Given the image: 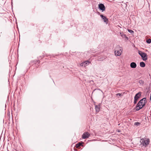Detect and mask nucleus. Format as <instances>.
<instances>
[{"instance_id": "1", "label": "nucleus", "mask_w": 151, "mask_h": 151, "mask_svg": "<svg viewBox=\"0 0 151 151\" xmlns=\"http://www.w3.org/2000/svg\"><path fill=\"white\" fill-rule=\"evenodd\" d=\"M122 52V48L119 45H117L115 49V55L119 56L121 55Z\"/></svg>"}, {"instance_id": "2", "label": "nucleus", "mask_w": 151, "mask_h": 151, "mask_svg": "<svg viewBox=\"0 0 151 151\" xmlns=\"http://www.w3.org/2000/svg\"><path fill=\"white\" fill-rule=\"evenodd\" d=\"M138 54L141 56L142 59L144 61H146L147 59V54L141 51H138Z\"/></svg>"}, {"instance_id": "3", "label": "nucleus", "mask_w": 151, "mask_h": 151, "mask_svg": "<svg viewBox=\"0 0 151 151\" xmlns=\"http://www.w3.org/2000/svg\"><path fill=\"white\" fill-rule=\"evenodd\" d=\"M140 142L142 145L145 147L149 144V139H147L146 140H145L143 139L142 138L141 139Z\"/></svg>"}, {"instance_id": "4", "label": "nucleus", "mask_w": 151, "mask_h": 151, "mask_svg": "<svg viewBox=\"0 0 151 151\" xmlns=\"http://www.w3.org/2000/svg\"><path fill=\"white\" fill-rule=\"evenodd\" d=\"M90 63L89 60H87L82 62L80 64V65L81 66L85 67L88 65Z\"/></svg>"}, {"instance_id": "5", "label": "nucleus", "mask_w": 151, "mask_h": 151, "mask_svg": "<svg viewBox=\"0 0 151 151\" xmlns=\"http://www.w3.org/2000/svg\"><path fill=\"white\" fill-rule=\"evenodd\" d=\"M146 98H144L143 99H141L138 103V105L141 104V106H144L145 104L146 101Z\"/></svg>"}, {"instance_id": "6", "label": "nucleus", "mask_w": 151, "mask_h": 151, "mask_svg": "<svg viewBox=\"0 0 151 151\" xmlns=\"http://www.w3.org/2000/svg\"><path fill=\"white\" fill-rule=\"evenodd\" d=\"M90 136V134L88 132H85L84 133L82 136V138L83 139H85L88 138Z\"/></svg>"}, {"instance_id": "7", "label": "nucleus", "mask_w": 151, "mask_h": 151, "mask_svg": "<svg viewBox=\"0 0 151 151\" xmlns=\"http://www.w3.org/2000/svg\"><path fill=\"white\" fill-rule=\"evenodd\" d=\"M99 8L100 10L102 11V12H103L105 10V8L104 5L103 4H99Z\"/></svg>"}, {"instance_id": "8", "label": "nucleus", "mask_w": 151, "mask_h": 151, "mask_svg": "<svg viewBox=\"0 0 151 151\" xmlns=\"http://www.w3.org/2000/svg\"><path fill=\"white\" fill-rule=\"evenodd\" d=\"M100 17L104 21L106 24H107L108 21V19L106 18L105 16L103 15L102 14L100 15Z\"/></svg>"}, {"instance_id": "9", "label": "nucleus", "mask_w": 151, "mask_h": 151, "mask_svg": "<svg viewBox=\"0 0 151 151\" xmlns=\"http://www.w3.org/2000/svg\"><path fill=\"white\" fill-rule=\"evenodd\" d=\"M141 92H139L137 93L135 96L134 97V99L138 100V99L141 96Z\"/></svg>"}, {"instance_id": "10", "label": "nucleus", "mask_w": 151, "mask_h": 151, "mask_svg": "<svg viewBox=\"0 0 151 151\" xmlns=\"http://www.w3.org/2000/svg\"><path fill=\"white\" fill-rule=\"evenodd\" d=\"M130 66L131 68H134L136 67L137 64L134 62H132L130 63Z\"/></svg>"}, {"instance_id": "11", "label": "nucleus", "mask_w": 151, "mask_h": 151, "mask_svg": "<svg viewBox=\"0 0 151 151\" xmlns=\"http://www.w3.org/2000/svg\"><path fill=\"white\" fill-rule=\"evenodd\" d=\"M139 104L138 105V103L137 104V106L136 107V109L137 111H138L142 109L143 106H142L139 105Z\"/></svg>"}, {"instance_id": "12", "label": "nucleus", "mask_w": 151, "mask_h": 151, "mask_svg": "<svg viewBox=\"0 0 151 151\" xmlns=\"http://www.w3.org/2000/svg\"><path fill=\"white\" fill-rule=\"evenodd\" d=\"M100 106L99 105L97 106V105H95V109L96 110V112L98 113L100 111Z\"/></svg>"}, {"instance_id": "13", "label": "nucleus", "mask_w": 151, "mask_h": 151, "mask_svg": "<svg viewBox=\"0 0 151 151\" xmlns=\"http://www.w3.org/2000/svg\"><path fill=\"white\" fill-rule=\"evenodd\" d=\"M120 34L121 35V36L123 37V38H125L127 39H128V37H127L126 35L122 33V32H120Z\"/></svg>"}, {"instance_id": "14", "label": "nucleus", "mask_w": 151, "mask_h": 151, "mask_svg": "<svg viewBox=\"0 0 151 151\" xmlns=\"http://www.w3.org/2000/svg\"><path fill=\"white\" fill-rule=\"evenodd\" d=\"M140 66L142 67H144L145 66V64L144 62H141L140 63Z\"/></svg>"}, {"instance_id": "15", "label": "nucleus", "mask_w": 151, "mask_h": 151, "mask_svg": "<svg viewBox=\"0 0 151 151\" xmlns=\"http://www.w3.org/2000/svg\"><path fill=\"white\" fill-rule=\"evenodd\" d=\"M123 95V94L122 93H118L116 94V96L117 98H119L120 97H121Z\"/></svg>"}, {"instance_id": "16", "label": "nucleus", "mask_w": 151, "mask_h": 151, "mask_svg": "<svg viewBox=\"0 0 151 151\" xmlns=\"http://www.w3.org/2000/svg\"><path fill=\"white\" fill-rule=\"evenodd\" d=\"M139 83L142 85H143L144 83V81L142 80H139Z\"/></svg>"}, {"instance_id": "17", "label": "nucleus", "mask_w": 151, "mask_h": 151, "mask_svg": "<svg viewBox=\"0 0 151 151\" xmlns=\"http://www.w3.org/2000/svg\"><path fill=\"white\" fill-rule=\"evenodd\" d=\"M140 124V123L139 122H136L134 123V125L136 126H138Z\"/></svg>"}, {"instance_id": "18", "label": "nucleus", "mask_w": 151, "mask_h": 151, "mask_svg": "<svg viewBox=\"0 0 151 151\" xmlns=\"http://www.w3.org/2000/svg\"><path fill=\"white\" fill-rule=\"evenodd\" d=\"M81 145H82V144L81 143H79L78 144H77L76 145V148H78V147H79V146H80Z\"/></svg>"}, {"instance_id": "19", "label": "nucleus", "mask_w": 151, "mask_h": 151, "mask_svg": "<svg viewBox=\"0 0 151 151\" xmlns=\"http://www.w3.org/2000/svg\"><path fill=\"white\" fill-rule=\"evenodd\" d=\"M128 31L129 32L131 33V34H133L134 33V32L132 30H131V29H128Z\"/></svg>"}, {"instance_id": "20", "label": "nucleus", "mask_w": 151, "mask_h": 151, "mask_svg": "<svg viewBox=\"0 0 151 151\" xmlns=\"http://www.w3.org/2000/svg\"><path fill=\"white\" fill-rule=\"evenodd\" d=\"M146 42L148 44H150L151 42V40L150 39H147L146 40Z\"/></svg>"}, {"instance_id": "21", "label": "nucleus", "mask_w": 151, "mask_h": 151, "mask_svg": "<svg viewBox=\"0 0 151 151\" xmlns=\"http://www.w3.org/2000/svg\"><path fill=\"white\" fill-rule=\"evenodd\" d=\"M105 56H104V57H103L102 58H100L99 59V60H103L104 59H105Z\"/></svg>"}, {"instance_id": "22", "label": "nucleus", "mask_w": 151, "mask_h": 151, "mask_svg": "<svg viewBox=\"0 0 151 151\" xmlns=\"http://www.w3.org/2000/svg\"><path fill=\"white\" fill-rule=\"evenodd\" d=\"M137 100L134 99V104H136L137 102Z\"/></svg>"}, {"instance_id": "23", "label": "nucleus", "mask_w": 151, "mask_h": 151, "mask_svg": "<svg viewBox=\"0 0 151 151\" xmlns=\"http://www.w3.org/2000/svg\"><path fill=\"white\" fill-rule=\"evenodd\" d=\"M150 101H151V94L150 95Z\"/></svg>"}]
</instances>
